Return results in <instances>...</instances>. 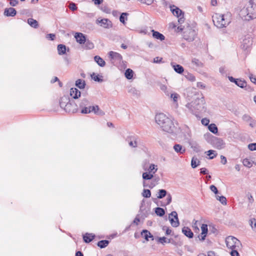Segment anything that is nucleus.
Instances as JSON below:
<instances>
[{
    "instance_id": "obj_24",
    "label": "nucleus",
    "mask_w": 256,
    "mask_h": 256,
    "mask_svg": "<svg viewBox=\"0 0 256 256\" xmlns=\"http://www.w3.org/2000/svg\"><path fill=\"white\" fill-rule=\"evenodd\" d=\"M94 61L99 65L100 66L103 67L105 66L106 62L104 60L101 58L100 56H96L94 57Z\"/></svg>"
},
{
    "instance_id": "obj_57",
    "label": "nucleus",
    "mask_w": 256,
    "mask_h": 256,
    "mask_svg": "<svg viewBox=\"0 0 256 256\" xmlns=\"http://www.w3.org/2000/svg\"><path fill=\"white\" fill-rule=\"evenodd\" d=\"M69 8L72 10L74 11L77 9V6L74 3L70 2L69 4Z\"/></svg>"
},
{
    "instance_id": "obj_16",
    "label": "nucleus",
    "mask_w": 256,
    "mask_h": 256,
    "mask_svg": "<svg viewBox=\"0 0 256 256\" xmlns=\"http://www.w3.org/2000/svg\"><path fill=\"white\" fill-rule=\"evenodd\" d=\"M76 104H72L71 102H68L65 105V108L64 110L66 112H74L76 110Z\"/></svg>"
},
{
    "instance_id": "obj_27",
    "label": "nucleus",
    "mask_w": 256,
    "mask_h": 256,
    "mask_svg": "<svg viewBox=\"0 0 256 256\" xmlns=\"http://www.w3.org/2000/svg\"><path fill=\"white\" fill-rule=\"evenodd\" d=\"M172 64V65L174 70L177 73L180 74L184 72V69L182 66L180 64L173 65Z\"/></svg>"
},
{
    "instance_id": "obj_42",
    "label": "nucleus",
    "mask_w": 256,
    "mask_h": 256,
    "mask_svg": "<svg viewBox=\"0 0 256 256\" xmlns=\"http://www.w3.org/2000/svg\"><path fill=\"white\" fill-rule=\"evenodd\" d=\"M158 242L161 244H164V243H170V240L166 238V237H160L158 239Z\"/></svg>"
},
{
    "instance_id": "obj_8",
    "label": "nucleus",
    "mask_w": 256,
    "mask_h": 256,
    "mask_svg": "<svg viewBox=\"0 0 256 256\" xmlns=\"http://www.w3.org/2000/svg\"><path fill=\"white\" fill-rule=\"evenodd\" d=\"M196 36V31L192 28H188L184 32V38L188 41L192 42L194 40Z\"/></svg>"
},
{
    "instance_id": "obj_22",
    "label": "nucleus",
    "mask_w": 256,
    "mask_h": 256,
    "mask_svg": "<svg viewBox=\"0 0 256 256\" xmlns=\"http://www.w3.org/2000/svg\"><path fill=\"white\" fill-rule=\"evenodd\" d=\"M174 149L176 152L180 154H184L186 151L185 148L180 144H174Z\"/></svg>"
},
{
    "instance_id": "obj_21",
    "label": "nucleus",
    "mask_w": 256,
    "mask_h": 256,
    "mask_svg": "<svg viewBox=\"0 0 256 256\" xmlns=\"http://www.w3.org/2000/svg\"><path fill=\"white\" fill-rule=\"evenodd\" d=\"M156 167V166H155L154 164H150V166H149L148 168V172L152 174H154L158 170V168ZM143 168L145 170H147V168L145 165L144 166Z\"/></svg>"
},
{
    "instance_id": "obj_53",
    "label": "nucleus",
    "mask_w": 256,
    "mask_h": 256,
    "mask_svg": "<svg viewBox=\"0 0 256 256\" xmlns=\"http://www.w3.org/2000/svg\"><path fill=\"white\" fill-rule=\"evenodd\" d=\"M250 225L252 230L256 232V220L254 218L250 220Z\"/></svg>"
},
{
    "instance_id": "obj_36",
    "label": "nucleus",
    "mask_w": 256,
    "mask_h": 256,
    "mask_svg": "<svg viewBox=\"0 0 256 256\" xmlns=\"http://www.w3.org/2000/svg\"><path fill=\"white\" fill-rule=\"evenodd\" d=\"M155 212L158 216H162L165 214V211L164 209L159 207L156 208Z\"/></svg>"
},
{
    "instance_id": "obj_28",
    "label": "nucleus",
    "mask_w": 256,
    "mask_h": 256,
    "mask_svg": "<svg viewBox=\"0 0 256 256\" xmlns=\"http://www.w3.org/2000/svg\"><path fill=\"white\" fill-rule=\"evenodd\" d=\"M76 86L80 89L84 88L86 86L85 81L81 79H78L76 82Z\"/></svg>"
},
{
    "instance_id": "obj_37",
    "label": "nucleus",
    "mask_w": 256,
    "mask_h": 256,
    "mask_svg": "<svg viewBox=\"0 0 256 256\" xmlns=\"http://www.w3.org/2000/svg\"><path fill=\"white\" fill-rule=\"evenodd\" d=\"M142 178L144 180H149L152 178L154 175L150 173L145 172L142 174Z\"/></svg>"
},
{
    "instance_id": "obj_26",
    "label": "nucleus",
    "mask_w": 256,
    "mask_h": 256,
    "mask_svg": "<svg viewBox=\"0 0 256 256\" xmlns=\"http://www.w3.org/2000/svg\"><path fill=\"white\" fill-rule=\"evenodd\" d=\"M28 23L30 26L35 28H38V21L32 18H29L28 19Z\"/></svg>"
},
{
    "instance_id": "obj_55",
    "label": "nucleus",
    "mask_w": 256,
    "mask_h": 256,
    "mask_svg": "<svg viewBox=\"0 0 256 256\" xmlns=\"http://www.w3.org/2000/svg\"><path fill=\"white\" fill-rule=\"evenodd\" d=\"M242 120L246 122H249L251 120L252 118L248 114H245L242 117Z\"/></svg>"
},
{
    "instance_id": "obj_38",
    "label": "nucleus",
    "mask_w": 256,
    "mask_h": 256,
    "mask_svg": "<svg viewBox=\"0 0 256 256\" xmlns=\"http://www.w3.org/2000/svg\"><path fill=\"white\" fill-rule=\"evenodd\" d=\"M200 160L194 158H192L191 161V166L192 168H196L197 166L200 164Z\"/></svg>"
},
{
    "instance_id": "obj_46",
    "label": "nucleus",
    "mask_w": 256,
    "mask_h": 256,
    "mask_svg": "<svg viewBox=\"0 0 256 256\" xmlns=\"http://www.w3.org/2000/svg\"><path fill=\"white\" fill-rule=\"evenodd\" d=\"M242 163L244 166H247L248 168H250L252 166V164L251 163L250 160L248 158L244 159L243 160Z\"/></svg>"
},
{
    "instance_id": "obj_32",
    "label": "nucleus",
    "mask_w": 256,
    "mask_h": 256,
    "mask_svg": "<svg viewBox=\"0 0 256 256\" xmlns=\"http://www.w3.org/2000/svg\"><path fill=\"white\" fill-rule=\"evenodd\" d=\"M171 98L172 99L174 102L176 104V107L178 106V100L180 98V96L177 93H172L170 95Z\"/></svg>"
},
{
    "instance_id": "obj_61",
    "label": "nucleus",
    "mask_w": 256,
    "mask_h": 256,
    "mask_svg": "<svg viewBox=\"0 0 256 256\" xmlns=\"http://www.w3.org/2000/svg\"><path fill=\"white\" fill-rule=\"evenodd\" d=\"M166 196H167V197H166L167 202H166V205H168V204H169L171 202L172 198L171 195L170 194H166Z\"/></svg>"
},
{
    "instance_id": "obj_20",
    "label": "nucleus",
    "mask_w": 256,
    "mask_h": 256,
    "mask_svg": "<svg viewBox=\"0 0 256 256\" xmlns=\"http://www.w3.org/2000/svg\"><path fill=\"white\" fill-rule=\"evenodd\" d=\"M141 235L147 241L148 240V238H152V240H154V236L146 230H142L141 232Z\"/></svg>"
},
{
    "instance_id": "obj_54",
    "label": "nucleus",
    "mask_w": 256,
    "mask_h": 256,
    "mask_svg": "<svg viewBox=\"0 0 256 256\" xmlns=\"http://www.w3.org/2000/svg\"><path fill=\"white\" fill-rule=\"evenodd\" d=\"M248 149L251 150H256V143H252L248 145Z\"/></svg>"
},
{
    "instance_id": "obj_33",
    "label": "nucleus",
    "mask_w": 256,
    "mask_h": 256,
    "mask_svg": "<svg viewBox=\"0 0 256 256\" xmlns=\"http://www.w3.org/2000/svg\"><path fill=\"white\" fill-rule=\"evenodd\" d=\"M125 76L128 80H130L133 77L134 72L130 68H128L125 72Z\"/></svg>"
},
{
    "instance_id": "obj_11",
    "label": "nucleus",
    "mask_w": 256,
    "mask_h": 256,
    "mask_svg": "<svg viewBox=\"0 0 256 256\" xmlns=\"http://www.w3.org/2000/svg\"><path fill=\"white\" fill-rule=\"evenodd\" d=\"M109 56L111 60H116L118 62H120L122 60V56L118 53L110 51L109 52Z\"/></svg>"
},
{
    "instance_id": "obj_49",
    "label": "nucleus",
    "mask_w": 256,
    "mask_h": 256,
    "mask_svg": "<svg viewBox=\"0 0 256 256\" xmlns=\"http://www.w3.org/2000/svg\"><path fill=\"white\" fill-rule=\"evenodd\" d=\"M82 109L81 110V112L82 114H89L90 112V106H85L82 108Z\"/></svg>"
},
{
    "instance_id": "obj_60",
    "label": "nucleus",
    "mask_w": 256,
    "mask_h": 256,
    "mask_svg": "<svg viewBox=\"0 0 256 256\" xmlns=\"http://www.w3.org/2000/svg\"><path fill=\"white\" fill-rule=\"evenodd\" d=\"M210 190L213 192L215 194H217L218 193V190L216 186L214 185H212L210 186Z\"/></svg>"
},
{
    "instance_id": "obj_41",
    "label": "nucleus",
    "mask_w": 256,
    "mask_h": 256,
    "mask_svg": "<svg viewBox=\"0 0 256 256\" xmlns=\"http://www.w3.org/2000/svg\"><path fill=\"white\" fill-rule=\"evenodd\" d=\"M208 155L210 156V159H213L217 155L216 151L214 150H209L207 152Z\"/></svg>"
},
{
    "instance_id": "obj_45",
    "label": "nucleus",
    "mask_w": 256,
    "mask_h": 256,
    "mask_svg": "<svg viewBox=\"0 0 256 256\" xmlns=\"http://www.w3.org/2000/svg\"><path fill=\"white\" fill-rule=\"evenodd\" d=\"M89 104V102L88 100L84 98L82 100L80 103V108H83L85 106H87Z\"/></svg>"
},
{
    "instance_id": "obj_2",
    "label": "nucleus",
    "mask_w": 256,
    "mask_h": 256,
    "mask_svg": "<svg viewBox=\"0 0 256 256\" xmlns=\"http://www.w3.org/2000/svg\"><path fill=\"white\" fill-rule=\"evenodd\" d=\"M239 16L244 20L250 21L256 18V4L250 0L239 12Z\"/></svg>"
},
{
    "instance_id": "obj_10",
    "label": "nucleus",
    "mask_w": 256,
    "mask_h": 256,
    "mask_svg": "<svg viewBox=\"0 0 256 256\" xmlns=\"http://www.w3.org/2000/svg\"><path fill=\"white\" fill-rule=\"evenodd\" d=\"M169 220L173 227H178L180 224L178 214L176 211H173L170 214Z\"/></svg>"
},
{
    "instance_id": "obj_30",
    "label": "nucleus",
    "mask_w": 256,
    "mask_h": 256,
    "mask_svg": "<svg viewBox=\"0 0 256 256\" xmlns=\"http://www.w3.org/2000/svg\"><path fill=\"white\" fill-rule=\"evenodd\" d=\"M208 128L209 130L214 134H216L218 132V128L214 124H210L208 126Z\"/></svg>"
},
{
    "instance_id": "obj_1",
    "label": "nucleus",
    "mask_w": 256,
    "mask_h": 256,
    "mask_svg": "<svg viewBox=\"0 0 256 256\" xmlns=\"http://www.w3.org/2000/svg\"><path fill=\"white\" fill-rule=\"evenodd\" d=\"M188 92L197 96L194 100L188 103L186 105L188 110L194 114L204 110L205 108V101L202 93L200 92L197 91L196 88H188Z\"/></svg>"
},
{
    "instance_id": "obj_59",
    "label": "nucleus",
    "mask_w": 256,
    "mask_h": 256,
    "mask_svg": "<svg viewBox=\"0 0 256 256\" xmlns=\"http://www.w3.org/2000/svg\"><path fill=\"white\" fill-rule=\"evenodd\" d=\"M46 38L48 39L53 40L56 38V35L53 34H50L46 35Z\"/></svg>"
},
{
    "instance_id": "obj_50",
    "label": "nucleus",
    "mask_w": 256,
    "mask_h": 256,
    "mask_svg": "<svg viewBox=\"0 0 256 256\" xmlns=\"http://www.w3.org/2000/svg\"><path fill=\"white\" fill-rule=\"evenodd\" d=\"M192 63L198 66H202V63L198 59H196V58H194L192 60Z\"/></svg>"
},
{
    "instance_id": "obj_23",
    "label": "nucleus",
    "mask_w": 256,
    "mask_h": 256,
    "mask_svg": "<svg viewBox=\"0 0 256 256\" xmlns=\"http://www.w3.org/2000/svg\"><path fill=\"white\" fill-rule=\"evenodd\" d=\"M152 36L155 38L160 40L161 41L164 40L165 37L162 34L154 30H152Z\"/></svg>"
},
{
    "instance_id": "obj_4",
    "label": "nucleus",
    "mask_w": 256,
    "mask_h": 256,
    "mask_svg": "<svg viewBox=\"0 0 256 256\" xmlns=\"http://www.w3.org/2000/svg\"><path fill=\"white\" fill-rule=\"evenodd\" d=\"M213 22L218 28L226 27L230 22V12L224 14H216L213 16Z\"/></svg>"
},
{
    "instance_id": "obj_64",
    "label": "nucleus",
    "mask_w": 256,
    "mask_h": 256,
    "mask_svg": "<svg viewBox=\"0 0 256 256\" xmlns=\"http://www.w3.org/2000/svg\"><path fill=\"white\" fill-rule=\"evenodd\" d=\"M249 122H250V126L252 127V128H254V127H256V121L254 120H251Z\"/></svg>"
},
{
    "instance_id": "obj_19",
    "label": "nucleus",
    "mask_w": 256,
    "mask_h": 256,
    "mask_svg": "<svg viewBox=\"0 0 256 256\" xmlns=\"http://www.w3.org/2000/svg\"><path fill=\"white\" fill-rule=\"evenodd\" d=\"M95 238V235L92 234L86 233L83 236V239L85 242L89 243L92 242Z\"/></svg>"
},
{
    "instance_id": "obj_35",
    "label": "nucleus",
    "mask_w": 256,
    "mask_h": 256,
    "mask_svg": "<svg viewBox=\"0 0 256 256\" xmlns=\"http://www.w3.org/2000/svg\"><path fill=\"white\" fill-rule=\"evenodd\" d=\"M128 92L134 96H138L140 95V92L135 88L132 87L128 89Z\"/></svg>"
},
{
    "instance_id": "obj_12",
    "label": "nucleus",
    "mask_w": 256,
    "mask_h": 256,
    "mask_svg": "<svg viewBox=\"0 0 256 256\" xmlns=\"http://www.w3.org/2000/svg\"><path fill=\"white\" fill-rule=\"evenodd\" d=\"M74 38L80 44H84L86 42V38L85 36L80 32H76L74 35Z\"/></svg>"
},
{
    "instance_id": "obj_63",
    "label": "nucleus",
    "mask_w": 256,
    "mask_h": 256,
    "mask_svg": "<svg viewBox=\"0 0 256 256\" xmlns=\"http://www.w3.org/2000/svg\"><path fill=\"white\" fill-rule=\"evenodd\" d=\"M130 146L132 148H136L137 146V142L136 140L130 141L128 143Z\"/></svg>"
},
{
    "instance_id": "obj_9",
    "label": "nucleus",
    "mask_w": 256,
    "mask_h": 256,
    "mask_svg": "<svg viewBox=\"0 0 256 256\" xmlns=\"http://www.w3.org/2000/svg\"><path fill=\"white\" fill-rule=\"evenodd\" d=\"M252 43V38L250 36H246L242 42L241 47L244 50H247L251 46Z\"/></svg>"
},
{
    "instance_id": "obj_44",
    "label": "nucleus",
    "mask_w": 256,
    "mask_h": 256,
    "mask_svg": "<svg viewBox=\"0 0 256 256\" xmlns=\"http://www.w3.org/2000/svg\"><path fill=\"white\" fill-rule=\"evenodd\" d=\"M142 194L144 197L148 198L151 196V192L149 190L144 189Z\"/></svg>"
},
{
    "instance_id": "obj_47",
    "label": "nucleus",
    "mask_w": 256,
    "mask_h": 256,
    "mask_svg": "<svg viewBox=\"0 0 256 256\" xmlns=\"http://www.w3.org/2000/svg\"><path fill=\"white\" fill-rule=\"evenodd\" d=\"M91 77L94 81L98 82H102V80L100 78L99 76L96 75L94 73L91 75Z\"/></svg>"
},
{
    "instance_id": "obj_31",
    "label": "nucleus",
    "mask_w": 256,
    "mask_h": 256,
    "mask_svg": "<svg viewBox=\"0 0 256 256\" xmlns=\"http://www.w3.org/2000/svg\"><path fill=\"white\" fill-rule=\"evenodd\" d=\"M235 84L241 88H244L246 86V82L245 80H243L237 78Z\"/></svg>"
},
{
    "instance_id": "obj_62",
    "label": "nucleus",
    "mask_w": 256,
    "mask_h": 256,
    "mask_svg": "<svg viewBox=\"0 0 256 256\" xmlns=\"http://www.w3.org/2000/svg\"><path fill=\"white\" fill-rule=\"evenodd\" d=\"M202 124L204 125V126H207L208 125L209 122H210V120L206 118H202Z\"/></svg>"
},
{
    "instance_id": "obj_17",
    "label": "nucleus",
    "mask_w": 256,
    "mask_h": 256,
    "mask_svg": "<svg viewBox=\"0 0 256 256\" xmlns=\"http://www.w3.org/2000/svg\"><path fill=\"white\" fill-rule=\"evenodd\" d=\"M90 112H94L95 114L99 116H104V112L100 109L98 106H90Z\"/></svg>"
},
{
    "instance_id": "obj_18",
    "label": "nucleus",
    "mask_w": 256,
    "mask_h": 256,
    "mask_svg": "<svg viewBox=\"0 0 256 256\" xmlns=\"http://www.w3.org/2000/svg\"><path fill=\"white\" fill-rule=\"evenodd\" d=\"M182 232L188 238H192L194 236L193 232L188 227H184L182 229Z\"/></svg>"
},
{
    "instance_id": "obj_40",
    "label": "nucleus",
    "mask_w": 256,
    "mask_h": 256,
    "mask_svg": "<svg viewBox=\"0 0 256 256\" xmlns=\"http://www.w3.org/2000/svg\"><path fill=\"white\" fill-rule=\"evenodd\" d=\"M128 14L126 12H123L121 14L120 17V20L121 22L124 24L125 20H127V16H128Z\"/></svg>"
},
{
    "instance_id": "obj_6",
    "label": "nucleus",
    "mask_w": 256,
    "mask_h": 256,
    "mask_svg": "<svg viewBox=\"0 0 256 256\" xmlns=\"http://www.w3.org/2000/svg\"><path fill=\"white\" fill-rule=\"evenodd\" d=\"M226 243L228 248L231 250L238 248L242 246L240 242L232 236H228L226 239Z\"/></svg>"
},
{
    "instance_id": "obj_58",
    "label": "nucleus",
    "mask_w": 256,
    "mask_h": 256,
    "mask_svg": "<svg viewBox=\"0 0 256 256\" xmlns=\"http://www.w3.org/2000/svg\"><path fill=\"white\" fill-rule=\"evenodd\" d=\"M232 252H230L231 256H240L239 253L238 252L236 249L232 250Z\"/></svg>"
},
{
    "instance_id": "obj_52",
    "label": "nucleus",
    "mask_w": 256,
    "mask_h": 256,
    "mask_svg": "<svg viewBox=\"0 0 256 256\" xmlns=\"http://www.w3.org/2000/svg\"><path fill=\"white\" fill-rule=\"evenodd\" d=\"M86 42V46L88 48V49H92L94 47L93 43L90 42V40H86V42Z\"/></svg>"
},
{
    "instance_id": "obj_3",
    "label": "nucleus",
    "mask_w": 256,
    "mask_h": 256,
    "mask_svg": "<svg viewBox=\"0 0 256 256\" xmlns=\"http://www.w3.org/2000/svg\"><path fill=\"white\" fill-rule=\"evenodd\" d=\"M156 122L161 127L164 131L172 133L176 130V127L172 120L163 113L156 114Z\"/></svg>"
},
{
    "instance_id": "obj_29",
    "label": "nucleus",
    "mask_w": 256,
    "mask_h": 256,
    "mask_svg": "<svg viewBox=\"0 0 256 256\" xmlns=\"http://www.w3.org/2000/svg\"><path fill=\"white\" fill-rule=\"evenodd\" d=\"M110 243L108 240H102L98 242V246L101 248H106Z\"/></svg>"
},
{
    "instance_id": "obj_43",
    "label": "nucleus",
    "mask_w": 256,
    "mask_h": 256,
    "mask_svg": "<svg viewBox=\"0 0 256 256\" xmlns=\"http://www.w3.org/2000/svg\"><path fill=\"white\" fill-rule=\"evenodd\" d=\"M216 199L219 200L222 204H226V198L224 196H216Z\"/></svg>"
},
{
    "instance_id": "obj_48",
    "label": "nucleus",
    "mask_w": 256,
    "mask_h": 256,
    "mask_svg": "<svg viewBox=\"0 0 256 256\" xmlns=\"http://www.w3.org/2000/svg\"><path fill=\"white\" fill-rule=\"evenodd\" d=\"M202 235L204 234H207L208 233V226L206 224H202L201 226Z\"/></svg>"
},
{
    "instance_id": "obj_25",
    "label": "nucleus",
    "mask_w": 256,
    "mask_h": 256,
    "mask_svg": "<svg viewBox=\"0 0 256 256\" xmlns=\"http://www.w3.org/2000/svg\"><path fill=\"white\" fill-rule=\"evenodd\" d=\"M66 46L64 44H60L58 46V52L60 55H62L66 54Z\"/></svg>"
},
{
    "instance_id": "obj_14",
    "label": "nucleus",
    "mask_w": 256,
    "mask_h": 256,
    "mask_svg": "<svg viewBox=\"0 0 256 256\" xmlns=\"http://www.w3.org/2000/svg\"><path fill=\"white\" fill-rule=\"evenodd\" d=\"M16 14V10L12 8H6L4 12V14L8 16H14Z\"/></svg>"
},
{
    "instance_id": "obj_34",
    "label": "nucleus",
    "mask_w": 256,
    "mask_h": 256,
    "mask_svg": "<svg viewBox=\"0 0 256 256\" xmlns=\"http://www.w3.org/2000/svg\"><path fill=\"white\" fill-rule=\"evenodd\" d=\"M166 194L167 192L166 190L164 189L160 190L158 194L157 198L159 199H161L166 196Z\"/></svg>"
},
{
    "instance_id": "obj_51",
    "label": "nucleus",
    "mask_w": 256,
    "mask_h": 256,
    "mask_svg": "<svg viewBox=\"0 0 256 256\" xmlns=\"http://www.w3.org/2000/svg\"><path fill=\"white\" fill-rule=\"evenodd\" d=\"M162 230H165L166 231V235H172L173 234H172V231L171 230H170L168 227H167L166 226H164L162 227Z\"/></svg>"
},
{
    "instance_id": "obj_56",
    "label": "nucleus",
    "mask_w": 256,
    "mask_h": 256,
    "mask_svg": "<svg viewBox=\"0 0 256 256\" xmlns=\"http://www.w3.org/2000/svg\"><path fill=\"white\" fill-rule=\"evenodd\" d=\"M142 4H146L147 5H150L153 3L154 0H138Z\"/></svg>"
},
{
    "instance_id": "obj_5",
    "label": "nucleus",
    "mask_w": 256,
    "mask_h": 256,
    "mask_svg": "<svg viewBox=\"0 0 256 256\" xmlns=\"http://www.w3.org/2000/svg\"><path fill=\"white\" fill-rule=\"evenodd\" d=\"M204 138L208 144L217 149L221 150L225 147V142L220 138L214 136L210 134H205Z\"/></svg>"
},
{
    "instance_id": "obj_7",
    "label": "nucleus",
    "mask_w": 256,
    "mask_h": 256,
    "mask_svg": "<svg viewBox=\"0 0 256 256\" xmlns=\"http://www.w3.org/2000/svg\"><path fill=\"white\" fill-rule=\"evenodd\" d=\"M170 10L174 16L178 18V22L180 24H182L184 22V12L181 10L174 5L170 6Z\"/></svg>"
},
{
    "instance_id": "obj_15",
    "label": "nucleus",
    "mask_w": 256,
    "mask_h": 256,
    "mask_svg": "<svg viewBox=\"0 0 256 256\" xmlns=\"http://www.w3.org/2000/svg\"><path fill=\"white\" fill-rule=\"evenodd\" d=\"M70 95L74 99H77L80 96V92L76 88H72L70 90Z\"/></svg>"
},
{
    "instance_id": "obj_13",
    "label": "nucleus",
    "mask_w": 256,
    "mask_h": 256,
    "mask_svg": "<svg viewBox=\"0 0 256 256\" xmlns=\"http://www.w3.org/2000/svg\"><path fill=\"white\" fill-rule=\"evenodd\" d=\"M96 22L97 23L100 24V26L104 28H108L112 26L110 21L108 20L107 18H104L100 20L98 19L96 20Z\"/></svg>"
},
{
    "instance_id": "obj_39",
    "label": "nucleus",
    "mask_w": 256,
    "mask_h": 256,
    "mask_svg": "<svg viewBox=\"0 0 256 256\" xmlns=\"http://www.w3.org/2000/svg\"><path fill=\"white\" fill-rule=\"evenodd\" d=\"M184 76L190 82H194L196 80L195 76L189 72L185 73Z\"/></svg>"
}]
</instances>
